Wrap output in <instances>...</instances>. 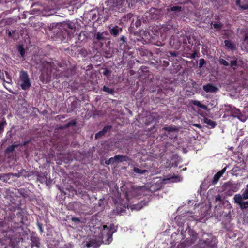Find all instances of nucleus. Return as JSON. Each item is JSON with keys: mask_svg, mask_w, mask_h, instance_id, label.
Wrapping results in <instances>:
<instances>
[{"mask_svg": "<svg viewBox=\"0 0 248 248\" xmlns=\"http://www.w3.org/2000/svg\"><path fill=\"white\" fill-rule=\"evenodd\" d=\"M18 51L20 52L21 56L23 57L24 55L25 51H24V49L22 47V46H19L18 47Z\"/></svg>", "mask_w": 248, "mask_h": 248, "instance_id": "obj_25", "label": "nucleus"}, {"mask_svg": "<svg viewBox=\"0 0 248 248\" xmlns=\"http://www.w3.org/2000/svg\"><path fill=\"white\" fill-rule=\"evenodd\" d=\"M225 45L228 48H230L231 49H233L235 48V47L233 44H232L230 41L228 40H225L224 41Z\"/></svg>", "mask_w": 248, "mask_h": 248, "instance_id": "obj_19", "label": "nucleus"}, {"mask_svg": "<svg viewBox=\"0 0 248 248\" xmlns=\"http://www.w3.org/2000/svg\"><path fill=\"white\" fill-rule=\"evenodd\" d=\"M247 186L248 187V184L247 185Z\"/></svg>", "mask_w": 248, "mask_h": 248, "instance_id": "obj_43", "label": "nucleus"}, {"mask_svg": "<svg viewBox=\"0 0 248 248\" xmlns=\"http://www.w3.org/2000/svg\"><path fill=\"white\" fill-rule=\"evenodd\" d=\"M193 126L197 127L199 128H202V126L200 124H193Z\"/></svg>", "mask_w": 248, "mask_h": 248, "instance_id": "obj_36", "label": "nucleus"}, {"mask_svg": "<svg viewBox=\"0 0 248 248\" xmlns=\"http://www.w3.org/2000/svg\"><path fill=\"white\" fill-rule=\"evenodd\" d=\"M6 32H7V33L8 34V36L9 37H11L12 36V33H11L10 31H6Z\"/></svg>", "mask_w": 248, "mask_h": 248, "instance_id": "obj_39", "label": "nucleus"}, {"mask_svg": "<svg viewBox=\"0 0 248 248\" xmlns=\"http://www.w3.org/2000/svg\"><path fill=\"white\" fill-rule=\"evenodd\" d=\"M242 47L248 51V33L246 34L245 36L243 42L242 43Z\"/></svg>", "mask_w": 248, "mask_h": 248, "instance_id": "obj_15", "label": "nucleus"}, {"mask_svg": "<svg viewBox=\"0 0 248 248\" xmlns=\"http://www.w3.org/2000/svg\"><path fill=\"white\" fill-rule=\"evenodd\" d=\"M72 219L74 221H79V219L77 217L72 218Z\"/></svg>", "mask_w": 248, "mask_h": 248, "instance_id": "obj_37", "label": "nucleus"}, {"mask_svg": "<svg viewBox=\"0 0 248 248\" xmlns=\"http://www.w3.org/2000/svg\"><path fill=\"white\" fill-rule=\"evenodd\" d=\"M112 230L106 225L103 226L99 237L101 239L102 243L105 244H109L112 240Z\"/></svg>", "mask_w": 248, "mask_h": 248, "instance_id": "obj_2", "label": "nucleus"}, {"mask_svg": "<svg viewBox=\"0 0 248 248\" xmlns=\"http://www.w3.org/2000/svg\"><path fill=\"white\" fill-rule=\"evenodd\" d=\"M164 129H165V130L168 131H175L176 130L175 128L172 127H165Z\"/></svg>", "mask_w": 248, "mask_h": 248, "instance_id": "obj_31", "label": "nucleus"}, {"mask_svg": "<svg viewBox=\"0 0 248 248\" xmlns=\"http://www.w3.org/2000/svg\"><path fill=\"white\" fill-rule=\"evenodd\" d=\"M111 127L110 126H107L104 127L102 131L96 134L95 138L97 139L101 137V136L103 135L107 132V130L111 129Z\"/></svg>", "mask_w": 248, "mask_h": 248, "instance_id": "obj_12", "label": "nucleus"}, {"mask_svg": "<svg viewBox=\"0 0 248 248\" xmlns=\"http://www.w3.org/2000/svg\"><path fill=\"white\" fill-rule=\"evenodd\" d=\"M87 247H93V248H97L100 245V243L99 241H94L93 240L90 241L86 244Z\"/></svg>", "mask_w": 248, "mask_h": 248, "instance_id": "obj_11", "label": "nucleus"}, {"mask_svg": "<svg viewBox=\"0 0 248 248\" xmlns=\"http://www.w3.org/2000/svg\"><path fill=\"white\" fill-rule=\"evenodd\" d=\"M109 73V71L108 70H106L104 72V74L105 75H108Z\"/></svg>", "mask_w": 248, "mask_h": 248, "instance_id": "obj_38", "label": "nucleus"}, {"mask_svg": "<svg viewBox=\"0 0 248 248\" xmlns=\"http://www.w3.org/2000/svg\"><path fill=\"white\" fill-rule=\"evenodd\" d=\"M16 146L15 145H12L9 146L6 150L7 152H12L14 151L15 147Z\"/></svg>", "mask_w": 248, "mask_h": 248, "instance_id": "obj_32", "label": "nucleus"}, {"mask_svg": "<svg viewBox=\"0 0 248 248\" xmlns=\"http://www.w3.org/2000/svg\"><path fill=\"white\" fill-rule=\"evenodd\" d=\"M6 124L5 122H3L0 124V133L3 131L4 126Z\"/></svg>", "mask_w": 248, "mask_h": 248, "instance_id": "obj_28", "label": "nucleus"}, {"mask_svg": "<svg viewBox=\"0 0 248 248\" xmlns=\"http://www.w3.org/2000/svg\"><path fill=\"white\" fill-rule=\"evenodd\" d=\"M155 12V9H151L149 12H146L144 15V16L148 18V20L152 19H155L156 17V16L155 15H152V14Z\"/></svg>", "mask_w": 248, "mask_h": 248, "instance_id": "obj_9", "label": "nucleus"}, {"mask_svg": "<svg viewBox=\"0 0 248 248\" xmlns=\"http://www.w3.org/2000/svg\"><path fill=\"white\" fill-rule=\"evenodd\" d=\"M204 122L208 125L210 126L211 128H214L216 125V124L214 121L207 118L204 119Z\"/></svg>", "mask_w": 248, "mask_h": 248, "instance_id": "obj_16", "label": "nucleus"}, {"mask_svg": "<svg viewBox=\"0 0 248 248\" xmlns=\"http://www.w3.org/2000/svg\"><path fill=\"white\" fill-rule=\"evenodd\" d=\"M173 179H174V182H179L182 180V178L180 176H175V177L173 178Z\"/></svg>", "mask_w": 248, "mask_h": 248, "instance_id": "obj_34", "label": "nucleus"}, {"mask_svg": "<svg viewBox=\"0 0 248 248\" xmlns=\"http://www.w3.org/2000/svg\"><path fill=\"white\" fill-rule=\"evenodd\" d=\"M219 62L221 64H222L224 66L229 65V63L225 60H224L223 59H220Z\"/></svg>", "mask_w": 248, "mask_h": 248, "instance_id": "obj_26", "label": "nucleus"}, {"mask_svg": "<svg viewBox=\"0 0 248 248\" xmlns=\"http://www.w3.org/2000/svg\"><path fill=\"white\" fill-rule=\"evenodd\" d=\"M226 170V168L225 167L223 169H222L220 171H219L217 173L214 175L213 180H212V183L213 184H216L218 182L219 178L222 176V175L225 172Z\"/></svg>", "mask_w": 248, "mask_h": 248, "instance_id": "obj_7", "label": "nucleus"}, {"mask_svg": "<svg viewBox=\"0 0 248 248\" xmlns=\"http://www.w3.org/2000/svg\"><path fill=\"white\" fill-rule=\"evenodd\" d=\"M19 82L21 88L23 90H26L30 88L31 83L29 76L27 72L21 71L20 73Z\"/></svg>", "mask_w": 248, "mask_h": 248, "instance_id": "obj_3", "label": "nucleus"}, {"mask_svg": "<svg viewBox=\"0 0 248 248\" xmlns=\"http://www.w3.org/2000/svg\"><path fill=\"white\" fill-rule=\"evenodd\" d=\"M103 90L106 92L108 93H110V94H112L113 92V90L112 89H110L106 86H104Z\"/></svg>", "mask_w": 248, "mask_h": 248, "instance_id": "obj_24", "label": "nucleus"}, {"mask_svg": "<svg viewBox=\"0 0 248 248\" xmlns=\"http://www.w3.org/2000/svg\"><path fill=\"white\" fill-rule=\"evenodd\" d=\"M133 171L135 172V173H140V174H143L146 171V170H140L138 168H134L133 169Z\"/></svg>", "mask_w": 248, "mask_h": 248, "instance_id": "obj_21", "label": "nucleus"}, {"mask_svg": "<svg viewBox=\"0 0 248 248\" xmlns=\"http://www.w3.org/2000/svg\"><path fill=\"white\" fill-rule=\"evenodd\" d=\"M205 63V61L203 59H201L199 60V67L201 68Z\"/></svg>", "mask_w": 248, "mask_h": 248, "instance_id": "obj_29", "label": "nucleus"}, {"mask_svg": "<svg viewBox=\"0 0 248 248\" xmlns=\"http://www.w3.org/2000/svg\"><path fill=\"white\" fill-rule=\"evenodd\" d=\"M193 104L204 109H206L207 108V107L205 105L202 104L200 101L197 100L193 101Z\"/></svg>", "mask_w": 248, "mask_h": 248, "instance_id": "obj_17", "label": "nucleus"}, {"mask_svg": "<svg viewBox=\"0 0 248 248\" xmlns=\"http://www.w3.org/2000/svg\"><path fill=\"white\" fill-rule=\"evenodd\" d=\"M201 248H215L216 246L214 244H211V241L208 240H201L200 242Z\"/></svg>", "mask_w": 248, "mask_h": 248, "instance_id": "obj_8", "label": "nucleus"}, {"mask_svg": "<svg viewBox=\"0 0 248 248\" xmlns=\"http://www.w3.org/2000/svg\"><path fill=\"white\" fill-rule=\"evenodd\" d=\"M121 40H122L123 42H124L125 41V38H124V36L121 37Z\"/></svg>", "mask_w": 248, "mask_h": 248, "instance_id": "obj_40", "label": "nucleus"}, {"mask_svg": "<svg viewBox=\"0 0 248 248\" xmlns=\"http://www.w3.org/2000/svg\"><path fill=\"white\" fill-rule=\"evenodd\" d=\"M181 9V7L179 6H173L171 8V10L172 11H180Z\"/></svg>", "mask_w": 248, "mask_h": 248, "instance_id": "obj_30", "label": "nucleus"}, {"mask_svg": "<svg viewBox=\"0 0 248 248\" xmlns=\"http://www.w3.org/2000/svg\"><path fill=\"white\" fill-rule=\"evenodd\" d=\"M115 161L117 162H122L126 161L127 157L122 155H117L114 156Z\"/></svg>", "mask_w": 248, "mask_h": 248, "instance_id": "obj_13", "label": "nucleus"}, {"mask_svg": "<svg viewBox=\"0 0 248 248\" xmlns=\"http://www.w3.org/2000/svg\"><path fill=\"white\" fill-rule=\"evenodd\" d=\"M237 65V61L236 60H232L231 61V66L232 67L236 66Z\"/></svg>", "mask_w": 248, "mask_h": 248, "instance_id": "obj_33", "label": "nucleus"}, {"mask_svg": "<svg viewBox=\"0 0 248 248\" xmlns=\"http://www.w3.org/2000/svg\"><path fill=\"white\" fill-rule=\"evenodd\" d=\"M110 33L114 35V36H117L118 35L119 33H120L122 29L121 28H120L118 26H115L112 27H110Z\"/></svg>", "mask_w": 248, "mask_h": 248, "instance_id": "obj_10", "label": "nucleus"}, {"mask_svg": "<svg viewBox=\"0 0 248 248\" xmlns=\"http://www.w3.org/2000/svg\"><path fill=\"white\" fill-rule=\"evenodd\" d=\"M241 209H246L248 208V202H242L239 204Z\"/></svg>", "mask_w": 248, "mask_h": 248, "instance_id": "obj_22", "label": "nucleus"}, {"mask_svg": "<svg viewBox=\"0 0 248 248\" xmlns=\"http://www.w3.org/2000/svg\"><path fill=\"white\" fill-rule=\"evenodd\" d=\"M243 198L244 199H248V188H247L242 194Z\"/></svg>", "mask_w": 248, "mask_h": 248, "instance_id": "obj_27", "label": "nucleus"}, {"mask_svg": "<svg viewBox=\"0 0 248 248\" xmlns=\"http://www.w3.org/2000/svg\"><path fill=\"white\" fill-rule=\"evenodd\" d=\"M203 89L206 93H216L218 91L217 87L210 83L204 85Z\"/></svg>", "mask_w": 248, "mask_h": 248, "instance_id": "obj_6", "label": "nucleus"}, {"mask_svg": "<svg viewBox=\"0 0 248 248\" xmlns=\"http://www.w3.org/2000/svg\"><path fill=\"white\" fill-rule=\"evenodd\" d=\"M212 25L213 28L217 30L220 29L222 26V24L220 22H217L214 24H212Z\"/></svg>", "mask_w": 248, "mask_h": 248, "instance_id": "obj_23", "label": "nucleus"}, {"mask_svg": "<svg viewBox=\"0 0 248 248\" xmlns=\"http://www.w3.org/2000/svg\"><path fill=\"white\" fill-rule=\"evenodd\" d=\"M127 4L126 0H108V9L109 11H122Z\"/></svg>", "mask_w": 248, "mask_h": 248, "instance_id": "obj_1", "label": "nucleus"}, {"mask_svg": "<svg viewBox=\"0 0 248 248\" xmlns=\"http://www.w3.org/2000/svg\"><path fill=\"white\" fill-rule=\"evenodd\" d=\"M225 190H230L232 192H236L239 189V186L236 184L228 182L224 185Z\"/></svg>", "mask_w": 248, "mask_h": 248, "instance_id": "obj_5", "label": "nucleus"}, {"mask_svg": "<svg viewBox=\"0 0 248 248\" xmlns=\"http://www.w3.org/2000/svg\"><path fill=\"white\" fill-rule=\"evenodd\" d=\"M243 199V195L240 194H236L233 198L235 202L239 205L242 202Z\"/></svg>", "mask_w": 248, "mask_h": 248, "instance_id": "obj_14", "label": "nucleus"}, {"mask_svg": "<svg viewBox=\"0 0 248 248\" xmlns=\"http://www.w3.org/2000/svg\"><path fill=\"white\" fill-rule=\"evenodd\" d=\"M243 0H237L236 1V4L238 5L240 8L243 9H248V4H242Z\"/></svg>", "mask_w": 248, "mask_h": 248, "instance_id": "obj_18", "label": "nucleus"}, {"mask_svg": "<svg viewBox=\"0 0 248 248\" xmlns=\"http://www.w3.org/2000/svg\"><path fill=\"white\" fill-rule=\"evenodd\" d=\"M39 228H40V230L42 231V228L41 226H39Z\"/></svg>", "mask_w": 248, "mask_h": 248, "instance_id": "obj_41", "label": "nucleus"}, {"mask_svg": "<svg viewBox=\"0 0 248 248\" xmlns=\"http://www.w3.org/2000/svg\"><path fill=\"white\" fill-rule=\"evenodd\" d=\"M95 36L98 40H103L105 38L103 36V33L98 32L95 34Z\"/></svg>", "mask_w": 248, "mask_h": 248, "instance_id": "obj_20", "label": "nucleus"}, {"mask_svg": "<svg viewBox=\"0 0 248 248\" xmlns=\"http://www.w3.org/2000/svg\"><path fill=\"white\" fill-rule=\"evenodd\" d=\"M109 163H107V164H109L112 163H114L115 161L114 157H111L108 160Z\"/></svg>", "mask_w": 248, "mask_h": 248, "instance_id": "obj_35", "label": "nucleus"}, {"mask_svg": "<svg viewBox=\"0 0 248 248\" xmlns=\"http://www.w3.org/2000/svg\"><path fill=\"white\" fill-rule=\"evenodd\" d=\"M229 108H228L227 109L230 110L231 114L232 116L237 117L241 121L244 122L246 121V117L243 116L239 109L232 106H229Z\"/></svg>", "mask_w": 248, "mask_h": 248, "instance_id": "obj_4", "label": "nucleus"}, {"mask_svg": "<svg viewBox=\"0 0 248 248\" xmlns=\"http://www.w3.org/2000/svg\"><path fill=\"white\" fill-rule=\"evenodd\" d=\"M107 163H109L108 160V161H107L106 162V163L107 164Z\"/></svg>", "mask_w": 248, "mask_h": 248, "instance_id": "obj_42", "label": "nucleus"}]
</instances>
